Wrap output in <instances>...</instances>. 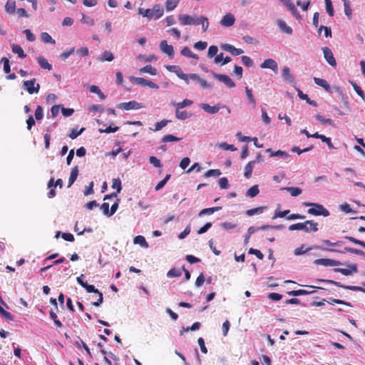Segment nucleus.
<instances>
[{"label":"nucleus","instance_id":"f257e3e1","mask_svg":"<svg viewBox=\"0 0 365 365\" xmlns=\"http://www.w3.org/2000/svg\"><path fill=\"white\" fill-rule=\"evenodd\" d=\"M164 9L160 4H155L152 9H138V14L150 19H158L163 16Z\"/></svg>","mask_w":365,"mask_h":365},{"label":"nucleus","instance_id":"f03ea898","mask_svg":"<svg viewBox=\"0 0 365 365\" xmlns=\"http://www.w3.org/2000/svg\"><path fill=\"white\" fill-rule=\"evenodd\" d=\"M289 230H303L305 232H317L318 230V223L313 220H307L304 222H298L291 225Z\"/></svg>","mask_w":365,"mask_h":365},{"label":"nucleus","instance_id":"7ed1b4c3","mask_svg":"<svg viewBox=\"0 0 365 365\" xmlns=\"http://www.w3.org/2000/svg\"><path fill=\"white\" fill-rule=\"evenodd\" d=\"M303 205L306 207H312L307 210V212L310 215L324 217H328L329 212L322 205L314 203V202H304Z\"/></svg>","mask_w":365,"mask_h":365},{"label":"nucleus","instance_id":"20e7f679","mask_svg":"<svg viewBox=\"0 0 365 365\" xmlns=\"http://www.w3.org/2000/svg\"><path fill=\"white\" fill-rule=\"evenodd\" d=\"M130 80L132 83L142 87H149L153 89H158L159 88L158 84H156L155 83L141 77L131 76L130 78Z\"/></svg>","mask_w":365,"mask_h":365},{"label":"nucleus","instance_id":"39448f33","mask_svg":"<svg viewBox=\"0 0 365 365\" xmlns=\"http://www.w3.org/2000/svg\"><path fill=\"white\" fill-rule=\"evenodd\" d=\"M317 281L325 282V283H327V284H334V285H336V286H337L339 287H341V288H344V289H349V290H351V291H360V292H365V289L364 288L361 287L351 286V285H344V284H341L339 282H336V281L331 280V279H318Z\"/></svg>","mask_w":365,"mask_h":365},{"label":"nucleus","instance_id":"423d86ee","mask_svg":"<svg viewBox=\"0 0 365 365\" xmlns=\"http://www.w3.org/2000/svg\"><path fill=\"white\" fill-rule=\"evenodd\" d=\"M118 108L125 110H138L140 108H143V106L141 103H138L135 101H131L129 102L119 103L118 105Z\"/></svg>","mask_w":365,"mask_h":365},{"label":"nucleus","instance_id":"0eeeda50","mask_svg":"<svg viewBox=\"0 0 365 365\" xmlns=\"http://www.w3.org/2000/svg\"><path fill=\"white\" fill-rule=\"evenodd\" d=\"M86 289L88 293H96L98 295V299L96 302L92 303L93 306L98 307L103 302V294L98 291L93 285L88 284L87 282L83 287Z\"/></svg>","mask_w":365,"mask_h":365},{"label":"nucleus","instance_id":"6e6552de","mask_svg":"<svg viewBox=\"0 0 365 365\" xmlns=\"http://www.w3.org/2000/svg\"><path fill=\"white\" fill-rule=\"evenodd\" d=\"M200 106L205 112L210 113V114H215V113H217L222 108H226L228 113H230V112H231V110L229 108L226 107L225 106H220V104H217L215 106H211L207 103H202Z\"/></svg>","mask_w":365,"mask_h":365},{"label":"nucleus","instance_id":"1a4fd4ad","mask_svg":"<svg viewBox=\"0 0 365 365\" xmlns=\"http://www.w3.org/2000/svg\"><path fill=\"white\" fill-rule=\"evenodd\" d=\"M36 79L33 78L29 81H24V87L27 91L29 94H33L34 93H38L40 88L39 84H36L35 86Z\"/></svg>","mask_w":365,"mask_h":365},{"label":"nucleus","instance_id":"9d476101","mask_svg":"<svg viewBox=\"0 0 365 365\" xmlns=\"http://www.w3.org/2000/svg\"><path fill=\"white\" fill-rule=\"evenodd\" d=\"M178 19L180 24L185 25H199L200 22L198 19H193L192 16L187 14H180L178 16Z\"/></svg>","mask_w":365,"mask_h":365},{"label":"nucleus","instance_id":"9b49d317","mask_svg":"<svg viewBox=\"0 0 365 365\" xmlns=\"http://www.w3.org/2000/svg\"><path fill=\"white\" fill-rule=\"evenodd\" d=\"M160 51L167 54L168 57L173 58L174 56V48L172 45H168L166 40H163L160 43Z\"/></svg>","mask_w":365,"mask_h":365},{"label":"nucleus","instance_id":"f8f14e48","mask_svg":"<svg viewBox=\"0 0 365 365\" xmlns=\"http://www.w3.org/2000/svg\"><path fill=\"white\" fill-rule=\"evenodd\" d=\"M322 51H323V53H324V57L326 59V61H327V63L330 66H331L333 67H336V61L335 60V58L334 57L331 50L328 47H324V48H322Z\"/></svg>","mask_w":365,"mask_h":365},{"label":"nucleus","instance_id":"ddd939ff","mask_svg":"<svg viewBox=\"0 0 365 365\" xmlns=\"http://www.w3.org/2000/svg\"><path fill=\"white\" fill-rule=\"evenodd\" d=\"M280 1L287 7L292 14L296 17V19H299L301 18L297 9L291 0H280Z\"/></svg>","mask_w":365,"mask_h":365},{"label":"nucleus","instance_id":"4468645a","mask_svg":"<svg viewBox=\"0 0 365 365\" xmlns=\"http://www.w3.org/2000/svg\"><path fill=\"white\" fill-rule=\"evenodd\" d=\"M213 76L216 79H217L220 81L224 83L229 88H234V87H235V82L230 78V76H228L227 75L214 73Z\"/></svg>","mask_w":365,"mask_h":365},{"label":"nucleus","instance_id":"2eb2a0df","mask_svg":"<svg viewBox=\"0 0 365 365\" xmlns=\"http://www.w3.org/2000/svg\"><path fill=\"white\" fill-rule=\"evenodd\" d=\"M314 264L317 265H322L325 267H333L341 264L339 261H336L331 259H317L314 261Z\"/></svg>","mask_w":365,"mask_h":365},{"label":"nucleus","instance_id":"dca6fc26","mask_svg":"<svg viewBox=\"0 0 365 365\" xmlns=\"http://www.w3.org/2000/svg\"><path fill=\"white\" fill-rule=\"evenodd\" d=\"M260 68H269L274 73L277 72L278 65L277 63L272 58H267L261 63Z\"/></svg>","mask_w":365,"mask_h":365},{"label":"nucleus","instance_id":"f3484780","mask_svg":"<svg viewBox=\"0 0 365 365\" xmlns=\"http://www.w3.org/2000/svg\"><path fill=\"white\" fill-rule=\"evenodd\" d=\"M221 48L223 50L230 53L233 56H239L244 53V51L242 48H237L234 46L229 43L222 44Z\"/></svg>","mask_w":365,"mask_h":365},{"label":"nucleus","instance_id":"a211bd4d","mask_svg":"<svg viewBox=\"0 0 365 365\" xmlns=\"http://www.w3.org/2000/svg\"><path fill=\"white\" fill-rule=\"evenodd\" d=\"M235 21V19L233 14L228 13L225 14L220 21V24L222 26L230 27Z\"/></svg>","mask_w":365,"mask_h":365},{"label":"nucleus","instance_id":"6ab92c4d","mask_svg":"<svg viewBox=\"0 0 365 365\" xmlns=\"http://www.w3.org/2000/svg\"><path fill=\"white\" fill-rule=\"evenodd\" d=\"M282 75L285 81L289 83L294 82V78L290 73V68L287 66H284L282 68Z\"/></svg>","mask_w":365,"mask_h":365},{"label":"nucleus","instance_id":"aec40b11","mask_svg":"<svg viewBox=\"0 0 365 365\" xmlns=\"http://www.w3.org/2000/svg\"><path fill=\"white\" fill-rule=\"evenodd\" d=\"M266 152L269 153L270 157H279L284 159H287L289 157V155L287 153L280 150L273 151L271 148H267Z\"/></svg>","mask_w":365,"mask_h":365},{"label":"nucleus","instance_id":"412c9836","mask_svg":"<svg viewBox=\"0 0 365 365\" xmlns=\"http://www.w3.org/2000/svg\"><path fill=\"white\" fill-rule=\"evenodd\" d=\"M277 25L279 27V29L281 30V31L287 34H292V29L289 26L286 22L283 20L279 19L277 21Z\"/></svg>","mask_w":365,"mask_h":365},{"label":"nucleus","instance_id":"4be33fe9","mask_svg":"<svg viewBox=\"0 0 365 365\" xmlns=\"http://www.w3.org/2000/svg\"><path fill=\"white\" fill-rule=\"evenodd\" d=\"M349 267L351 268V269H344V268H336V269H334V271L337 272H340L345 276L351 275L353 272H357V266L356 264H351Z\"/></svg>","mask_w":365,"mask_h":365},{"label":"nucleus","instance_id":"5701e85b","mask_svg":"<svg viewBox=\"0 0 365 365\" xmlns=\"http://www.w3.org/2000/svg\"><path fill=\"white\" fill-rule=\"evenodd\" d=\"M314 81L317 86L322 87L326 91L331 92V87L326 80L314 77Z\"/></svg>","mask_w":365,"mask_h":365},{"label":"nucleus","instance_id":"b1692460","mask_svg":"<svg viewBox=\"0 0 365 365\" xmlns=\"http://www.w3.org/2000/svg\"><path fill=\"white\" fill-rule=\"evenodd\" d=\"M78 173H79V170H78V166H75L71 169V172L70 177L68 179V187H70L73 184V182L76 181V180L78 178Z\"/></svg>","mask_w":365,"mask_h":365},{"label":"nucleus","instance_id":"393cba45","mask_svg":"<svg viewBox=\"0 0 365 365\" xmlns=\"http://www.w3.org/2000/svg\"><path fill=\"white\" fill-rule=\"evenodd\" d=\"M255 163H256V161L252 160V161H250L245 165L244 175L247 179H249L250 178H251L252 174L253 168H254V165Z\"/></svg>","mask_w":365,"mask_h":365},{"label":"nucleus","instance_id":"a878e982","mask_svg":"<svg viewBox=\"0 0 365 365\" xmlns=\"http://www.w3.org/2000/svg\"><path fill=\"white\" fill-rule=\"evenodd\" d=\"M37 61L42 68L47 69L48 71H51L52 69V66L48 62L47 59H46L43 56H38Z\"/></svg>","mask_w":365,"mask_h":365},{"label":"nucleus","instance_id":"bb28decb","mask_svg":"<svg viewBox=\"0 0 365 365\" xmlns=\"http://www.w3.org/2000/svg\"><path fill=\"white\" fill-rule=\"evenodd\" d=\"M5 11L9 14H14L16 11V1L14 0H8L5 4Z\"/></svg>","mask_w":365,"mask_h":365},{"label":"nucleus","instance_id":"cd10ccee","mask_svg":"<svg viewBox=\"0 0 365 365\" xmlns=\"http://www.w3.org/2000/svg\"><path fill=\"white\" fill-rule=\"evenodd\" d=\"M314 291H309L306 289H297V290H292L287 292V294L289 296H301V295H307L314 293Z\"/></svg>","mask_w":365,"mask_h":365},{"label":"nucleus","instance_id":"c85d7f7f","mask_svg":"<svg viewBox=\"0 0 365 365\" xmlns=\"http://www.w3.org/2000/svg\"><path fill=\"white\" fill-rule=\"evenodd\" d=\"M180 53L182 56H186L187 58H193V59H198L197 55L192 53V51L190 50V48L187 46H185L181 50Z\"/></svg>","mask_w":365,"mask_h":365},{"label":"nucleus","instance_id":"c756f323","mask_svg":"<svg viewBox=\"0 0 365 365\" xmlns=\"http://www.w3.org/2000/svg\"><path fill=\"white\" fill-rule=\"evenodd\" d=\"M140 73H148L150 75L155 76L157 74V70L154 67H153L151 65H146L145 66L141 68L139 70Z\"/></svg>","mask_w":365,"mask_h":365},{"label":"nucleus","instance_id":"7c9ffc66","mask_svg":"<svg viewBox=\"0 0 365 365\" xmlns=\"http://www.w3.org/2000/svg\"><path fill=\"white\" fill-rule=\"evenodd\" d=\"M165 68L169 71L175 73L178 78H180V76H182L183 77V72L180 66L168 65V66H165Z\"/></svg>","mask_w":365,"mask_h":365},{"label":"nucleus","instance_id":"2f4dec72","mask_svg":"<svg viewBox=\"0 0 365 365\" xmlns=\"http://www.w3.org/2000/svg\"><path fill=\"white\" fill-rule=\"evenodd\" d=\"M222 207H210V208H205L203 210H202L198 215L199 217H202L205 215H212L216 211H218L220 210H221Z\"/></svg>","mask_w":365,"mask_h":365},{"label":"nucleus","instance_id":"473e14b6","mask_svg":"<svg viewBox=\"0 0 365 365\" xmlns=\"http://www.w3.org/2000/svg\"><path fill=\"white\" fill-rule=\"evenodd\" d=\"M12 51L16 54H18L19 57L21 58H26V55L24 53L23 48L18 44L12 45Z\"/></svg>","mask_w":365,"mask_h":365},{"label":"nucleus","instance_id":"72a5a7b5","mask_svg":"<svg viewBox=\"0 0 365 365\" xmlns=\"http://www.w3.org/2000/svg\"><path fill=\"white\" fill-rule=\"evenodd\" d=\"M298 96L301 99L305 100L307 101V103H309V105L314 106V107L317 106V103H316V101L311 100L309 98L308 95L303 93V92L302 91L298 90Z\"/></svg>","mask_w":365,"mask_h":365},{"label":"nucleus","instance_id":"f704fd0d","mask_svg":"<svg viewBox=\"0 0 365 365\" xmlns=\"http://www.w3.org/2000/svg\"><path fill=\"white\" fill-rule=\"evenodd\" d=\"M259 192L258 185H255L249 188L246 192V195L249 197H255Z\"/></svg>","mask_w":365,"mask_h":365},{"label":"nucleus","instance_id":"c9c22d12","mask_svg":"<svg viewBox=\"0 0 365 365\" xmlns=\"http://www.w3.org/2000/svg\"><path fill=\"white\" fill-rule=\"evenodd\" d=\"M133 242L135 244L140 245L142 247H148V244L146 242L145 238L142 235L136 236L133 240Z\"/></svg>","mask_w":365,"mask_h":365},{"label":"nucleus","instance_id":"e433bc0d","mask_svg":"<svg viewBox=\"0 0 365 365\" xmlns=\"http://www.w3.org/2000/svg\"><path fill=\"white\" fill-rule=\"evenodd\" d=\"M180 108H176L175 116L180 120H185L191 116L190 113H188L186 110H180Z\"/></svg>","mask_w":365,"mask_h":365},{"label":"nucleus","instance_id":"4c0bfd02","mask_svg":"<svg viewBox=\"0 0 365 365\" xmlns=\"http://www.w3.org/2000/svg\"><path fill=\"white\" fill-rule=\"evenodd\" d=\"M265 207H258L252 209L247 210L246 211V215L247 216H252L254 215H259L264 212Z\"/></svg>","mask_w":365,"mask_h":365},{"label":"nucleus","instance_id":"58836bf2","mask_svg":"<svg viewBox=\"0 0 365 365\" xmlns=\"http://www.w3.org/2000/svg\"><path fill=\"white\" fill-rule=\"evenodd\" d=\"M284 189L287 190L292 197H297L302 192L301 188L297 187H284Z\"/></svg>","mask_w":365,"mask_h":365},{"label":"nucleus","instance_id":"ea45409f","mask_svg":"<svg viewBox=\"0 0 365 365\" xmlns=\"http://www.w3.org/2000/svg\"><path fill=\"white\" fill-rule=\"evenodd\" d=\"M179 0H167L165 1V8L167 11H173L178 6Z\"/></svg>","mask_w":365,"mask_h":365},{"label":"nucleus","instance_id":"a19ab883","mask_svg":"<svg viewBox=\"0 0 365 365\" xmlns=\"http://www.w3.org/2000/svg\"><path fill=\"white\" fill-rule=\"evenodd\" d=\"M114 58L113 54L108 51H106L103 53L102 56L100 58L101 61H111Z\"/></svg>","mask_w":365,"mask_h":365},{"label":"nucleus","instance_id":"79ce46f5","mask_svg":"<svg viewBox=\"0 0 365 365\" xmlns=\"http://www.w3.org/2000/svg\"><path fill=\"white\" fill-rule=\"evenodd\" d=\"M41 38L44 43H51L52 44H54L56 43L55 41L51 36V35L47 32L41 33Z\"/></svg>","mask_w":365,"mask_h":365},{"label":"nucleus","instance_id":"37998d69","mask_svg":"<svg viewBox=\"0 0 365 365\" xmlns=\"http://www.w3.org/2000/svg\"><path fill=\"white\" fill-rule=\"evenodd\" d=\"M222 174L221 171L219 169H211L207 170L205 173V177L210 178V177H219Z\"/></svg>","mask_w":365,"mask_h":365},{"label":"nucleus","instance_id":"c03bdc74","mask_svg":"<svg viewBox=\"0 0 365 365\" xmlns=\"http://www.w3.org/2000/svg\"><path fill=\"white\" fill-rule=\"evenodd\" d=\"M315 118L317 120L323 124L334 125V121L331 118H325L320 114L316 115Z\"/></svg>","mask_w":365,"mask_h":365},{"label":"nucleus","instance_id":"a18cd8bd","mask_svg":"<svg viewBox=\"0 0 365 365\" xmlns=\"http://www.w3.org/2000/svg\"><path fill=\"white\" fill-rule=\"evenodd\" d=\"M112 188L115 189L117 192H120L122 190L121 181L119 178H114L112 180Z\"/></svg>","mask_w":365,"mask_h":365},{"label":"nucleus","instance_id":"49530a36","mask_svg":"<svg viewBox=\"0 0 365 365\" xmlns=\"http://www.w3.org/2000/svg\"><path fill=\"white\" fill-rule=\"evenodd\" d=\"M182 274V270L180 269L173 268L167 274L168 277H177Z\"/></svg>","mask_w":365,"mask_h":365},{"label":"nucleus","instance_id":"de8ad7c7","mask_svg":"<svg viewBox=\"0 0 365 365\" xmlns=\"http://www.w3.org/2000/svg\"><path fill=\"white\" fill-rule=\"evenodd\" d=\"M351 86L355 91V92L363 99L365 100V94L361 87L358 86L356 83L351 82Z\"/></svg>","mask_w":365,"mask_h":365},{"label":"nucleus","instance_id":"09e8293b","mask_svg":"<svg viewBox=\"0 0 365 365\" xmlns=\"http://www.w3.org/2000/svg\"><path fill=\"white\" fill-rule=\"evenodd\" d=\"M170 177H171L170 174H167L166 176L165 177V178L163 180H162L161 181H160L156 185L155 190L156 191H158V190H160V189H162L164 187V185L166 184L168 180L170 178Z\"/></svg>","mask_w":365,"mask_h":365},{"label":"nucleus","instance_id":"8fccbe9b","mask_svg":"<svg viewBox=\"0 0 365 365\" xmlns=\"http://www.w3.org/2000/svg\"><path fill=\"white\" fill-rule=\"evenodd\" d=\"M181 139L171 134L165 135L162 138V141L164 143L180 141Z\"/></svg>","mask_w":365,"mask_h":365},{"label":"nucleus","instance_id":"3c124183","mask_svg":"<svg viewBox=\"0 0 365 365\" xmlns=\"http://www.w3.org/2000/svg\"><path fill=\"white\" fill-rule=\"evenodd\" d=\"M220 148H222L224 150H231L235 151L237 148L233 145L227 144V143H221L218 145Z\"/></svg>","mask_w":365,"mask_h":365},{"label":"nucleus","instance_id":"603ef678","mask_svg":"<svg viewBox=\"0 0 365 365\" xmlns=\"http://www.w3.org/2000/svg\"><path fill=\"white\" fill-rule=\"evenodd\" d=\"M326 4V10L328 14L330 16H333L334 15V11L332 6V4L331 0H324Z\"/></svg>","mask_w":365,"mask_h":365},{"label":"nucleus","instance_id":"864d4df0","mask_svg":"<svg viewBox=\"0 0 365 365\" xmlns=\"http://www.w3.org/2000/svg\"><path fill=\"white\" fill-rule=\"evenodd\" d=\"M327 302L329 304H332V305L334 304H344V305H346V306H348V307H351V304L349 302L343 301L341 299H336L330 298L329 301H328Z\"/></svg>","mask_w":365,"mask_h":365},{"label":"nucleus","instance_id":"5fc2aeb1","mask_svg":"<svg viewBox=\"0 0 365 365\" xmlns=\"http://www.w3.org/2000/svg\"><path fill=\"white\" fill-rule=\"evenodd\" d=\"M169 122H170V120H165V119L161 120L160 122H157L155 124V128L153 129V130L158 131V130H161L163 128L166 126Z\"/></svg>","mask_w":365,"mask_h":365},{"label":"nucleus","instance_id":"6e6d98bb","mask_svg":"<svg viewBox=\"0 0 365 365\" xmlns=\"http://www.w3.org/2000/svg\"><path fill=\"white\" fill-rule=\"evenodd\" d=\"M198 21L200 22V24H202L203 31H206L209 26L207 18L205 16H201L200 18H198Z\"/></svg>","mask_w":365,"mask_h":365},{"label":"nucleus","instance_id":"4d7b16f0","mask_svg":"<svg viewBox=\"0 0 365 365\" xmlns=\"http://www.w3.org/2000/svg\"><path fill=\"white\" fill-rule=\"evenodd\" d=\"M193 46L197 50L203 51L207 46V43L206 41H200L195 43Z\"/></svg>","mask_w":365,"mask_h":365},{"label":"nucleus","instance_id":"13d9d810","mask_svg":"<svg viewBox=\"0 0 365 365\" xmlns=\"http://www.w3.org/2000/svg\"><path fill=\"white\" fill-rule=\"evenodd\" d=\"M81 21L83 24H86L89 26L94 25V20L90 16H86L84 14H82V19Z\"/></svg>","mask_w":365,"mask_h":365},{"label":"nucleus","instance_id":"bf43d9fd","mask_svg":"<svg viewBox=\"0 0 365 365\" xmlns=\"http://www.w3.org/2000/svg\"><path fill=\"white\" fill-rule=\"evenodd\" d=\"M149 162L150 164H152L155 168H161L162 167L160 160L155 156H150L149 158Z\"/></svg>","mask_w":365,"mask_h":365},{"label":"nucleus","instance_id":"052dcab7","mask_svg":"<svg viewBox=\"0 0 365 365\" xmlns=\"http://www.w3.org/2000/svg\"><path fill=\"white\" fill-rule=\"evenodd\" d=\"M248 253L255 255L259 259H261V260L263 259V258H264V255L261 252L260 250H257V249L250 248L248 251Z\"/></svg>","mask_w":365,"mask_h":365},{"label":"nucleus","instance_id":"680f3d73","mask_svg":"<svg viewBox=\"0 0 365 365\" xmlns=\"http://www.w3.org/2000/svg\"><path fill=\"white\" fill-rule=\"evenodd\" d=\"M324 30V36L326 37H331V30L330 27H327L325 26H321L319 29V34H320L322 31Z\"/></svg>","mask_w":365,"mask_h":365},{"label":"nucleus","instance_id":"e2e57ef3","mask_svg":"<svg viewBox=\"0 0 365 365\" xmlns=\"http://www.w3.org/2000/svg\"><path fill=\"white\" fill-rule=\"evenodd\" d=\"M344 238L356 245H359L365 248V242L363 241H361L359 240H357V239H356L353 237H350V236H346V237H344Z\"/></svg>","mask_w":365,"mask_h":365},{"label":"nucleus","instance_id":"0e129e2a","mask_svg":"<svg viewBox=\"0 0 365 365\" xmlns=\"http://www.w3.org/2000/svg\"><path fill=\"white\" fill-rule=\"evenodd\" d=\"M218 51V48L217 46H210L208 52H207V56L209 58H212L214 56H216Z\"/></svg>","mask_w":365,"mask_h":365},{"label":"nucleus","instance_id":"69168bd1","mask_svg":"<svg viewBox=\"0 0 365 365\" xmlns=\"http://www.w3.org/2000/svg\"><path fill=\"white\" fill-rule=\"evenodd\" d=\"M242 63L247 67H251L253 66V61L251 58L247 56H242L241 57Z\"/></svg>","mask_w":365,"mask_h":365},{"label":"nucleus","instance_id":"338daca9","mask_svg":"<svg viewBox=\"0 0 365 365\" xmlns=\"http://www.w3.org/2000/svg\"><path fill=\"white\" fill-rule=\"evenodd\" d=\"M43 117V108L40 106H38L36 110H35V118L38 120H41Z\"/></svg>","mask_w":365,"mask_h":365},{"label":"nucleus","instance_id":"774afa93","mask_svg":"<svg viewBox=\"0 0 365 365\" xmlns=\"http://www.w3.org/2000/svg\"><path fill=\"white\" fill-rule=\"evenodd\" d=\"M259 359L262 365H271L272 361L268 356L262 355Z\"/></svg>","mask_w":365,"mask_h":365}]
</instances>
